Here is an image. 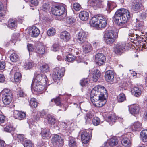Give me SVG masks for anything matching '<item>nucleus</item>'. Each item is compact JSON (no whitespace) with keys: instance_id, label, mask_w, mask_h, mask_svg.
I'll use <instances>...</instances> for the list:
<instances>
[{"instance_id":"1","label":"nucleus","mask_w":147,"mask_h":147,"mask_svg":"<svg viewBox=\"0 0 147 147\" xmlns=\"http://www.w3.org/2000/svg\"><path fill=\"white\" fill-rule=\"evenodd\" d=\"M35 77L33 79L32 84V90L37 92H41L45 90V85L46 84L47 78L45 75H42L36 72Z\"/></svg>"},{"instance_id":"2","label":"nucleus","mask_w":147,"mask_h":147,"mask_svg":"<svg viewBox=\"0 0 147 147\" xmlns=\"http://www.w3.org/2000/svg\"><path fill=\"white\" fill-rule=\"evenodd\" d=\"M130 17V13L128 10L121 8L115 12L113 20L115 24L122 26L127 22Z\"/></svg>"},{"instance_id":"3","label":"nucleus","mask_w":147,"mask_h":147,"mask_svg":"<svg viewBox=\"0 0 147 147\" xmlns=\"http://www.w3.org/2000/svg\"><path fill=\"white\" fill-rule=\"evenodd\" d=\"M90 24L91 26L97 28H103L106 26L107 19L105 16L102 15H96L90 20Z\"/></svg>"},{"instance_id":"4","label":"nucleus","mask_w":147,"mask_h":147,"mask_svg":"<svg viewBox=\"0 0 147 147\" xmlns=\"http://www.w3.org/2000/svg\"><path fill=\"white\" fill-rule=\"evenodd\" d=\"M107 91L103 86L98 85L95 86L92 90L90 94L91 101H94V99H98L106 94Z\"/></svg>"},{"instance_id":"5","label":"nucleus","mask_w":147,"mask_h":147,"mask_svg":"<svg viewBox=\"0 0 147 147\" xmlns=\"http://www.w3.org/2000/svg\"><path fill=\"white\" fill-rule=\"evenodd\" d=\"M65 69L64 67L61 68L56 67L54 69L53 74L52 78L54 80L60 79L64 75Z\"/></svg>"},{"instance_id":"6","label":"nucleus","mask_w":147,"mask_h":147,"mask_svg":"<svg viewBox=\"0 0 147 147\" xmlns=\"http://www.w3.org/2000/svg\"><path fill=\"white\" fill-rule=\"evenodd\" d=\"M51 140L53 145L55 147L60 146L63 142L61 136L57 134L53 136Z\"/></svg>"},{"instance_id":"7","label":"nucleus","mask_w":147,"mask_h":147,"mask_svg":"<svg viewBox=\"0 0 147 147\" xmlns=\"http://www.w3.org/2000/svg\"><path fill=\"white\" fill-rule=\"evenodd\" d=\"M106 61L105 57L102 53H99L95 56V61L96 64L99 66L103 65Z\"/></svg>"},{"instance_id":"8","label":"nucleus","mask_w":147,"mask_h":147,"mask_svg":"<svg viewBox=\"0 0 147 147\" xmlns=\"http://www.w3.org/2000/svg\"><path fill=\"white\" fill-rule=\"evenodd\" d=\"M94 101H91L94 105L97 107H102L105 104L106 102L104 96H101L98 99H94Z\"/></svg>"},{"instance_id":"9","label":"nucleus","mask_w":147,"mask_h":147,"mask_svg":"<svg viewBox=\"0 0 147 147\" xmlns=\"http://www.w3.org/2000/svg\"><path fill=\"white\" fill-rule=\"evenodd\" d=\"M115 73L112 70H109L107 71L105 74V80L109 82H112L114 79Z\"/></svg>"},{"instance_id":"10","label":"nucleus","mask_w":147,"mask_h":147,"mask_svg":"<svg viewBox=\"0 0 147 147\" xmlns=\"http://www.w3.org/2000/svg\"><path fill=\"white\" fill-rule=\"evenodd\" d=\"M126 47L125 44L124 43L117 44L114 47V51L115 53L120 54L124 51Z\"/></svg>"},{"instance_id":"11","label":"nucleus","mask_w":147,"mask_h":147,"mask_svg":"<svg viewBox=\"0 0 147 147\" xmlns=\"http://www.w3.org/2000/svg\"><path fill=\"white\" fill-rule=\"evenodd\" d=\"M89 130L83 131L82 132L81 138L82 142L84 144L87 143L90 139Z\"/></svg>"},{"instance_id":"12","label":"nucleus","mask_w":147,"mask_h":147,"mask_svg":"<svg viewBox=\"0 0 147 147\" xmlns=\"http://www.w3.org/2000/svg\"><path fill=\"white\" fill-rule=\"evenodd\" d=\"M102 2V0H89L88 4L92 7H101Z\"/></svg>"},{"instance_id":"13","label":"nucleus","mask_w":147,"mask_h":147,"mask_svg":"<svg viewBox=\"0 0 147 147\" xmlns=\"http://www.w3.org/2000/svg\"><path fill=\"white\" fill-rule=\"evenodd\" d=\"M118 143V140L115 137L111 138L107 142L104 144V147H107L109 145L110 146L113 147L117 145Z\"/></svg>"},{"instance_id":"14","label":"nucleus","mask_w":147,"mask_h":147,"mask_svg":"<svg viewBox=\"0 0 147 147\" xmlns=\"http://www.w3.org/2000/svg\"><path fill=\"white\" fill-rule=\"evenodd\" d=\"M88 33L82 30L80 31L78 36V39L80 41L83 42L86 39Z\"/></svg>"},{"instance_id":"15","label":"nucleus","mask_w":147,"mask_h":147,"mask_svg":"<svg viewBox=\"0 0 147 147\" xmlns=\"http://www.w3.org/2000/svg\"><path fill=\"white\" fill-rule=\"evenodd\" d=\"M30 34L33 37H36L40 33V30L38 28L35 26H32L30 31Z\"/></svg>"},{"instance_id":"16","label":"nucleus","mask_w":147,"mask_h":147,"mask_svg":"<svg viewBox=\"0 0 147 147\" xmlns=\"http://www.w3.org/2000/svg\"><path fill=\"white\" fill-rule=\"evenodd\" d=\"M14 116L16 119L22 120L25 118L26 114L23 112L15 111L14 113Z\"/></svg>"},{"instance_id":"17","label":"nucleus","mask_w":147,"mask_h":147,"mask_svg":"<svg viewBox=\"0 0 147 147\" xmlns=\"http://www.w3.org/2000/svg\"><path fill=\"white\" fill-rule=\"evenodd\" d=\"M142 127V124L139 122L134 123L131 126V128L133 131H139L141 130Z\"/></svg>"},{"instance_id":"18","label":"nucleus","mask_w":147,"mask_h":147,"mask_svg":"<svg viewBox=\"0 0 147 147\" xmlns=\"http://www.w3.org/2000/svg\"><path fill=\"white\" fill-rule=\"evenodd\" d=\"M70 35L69 32L67 31L62 32L60 34V38L65 41H67L70 38Z\"/></svg>"},{"instance_id":"19","label":"nucleus","mask_w":147,"mask_h":147,"mask_svg":"<svg viewBox=\"0 0 147 147\" xmlns=\"http://www.w3.org/2000/svg\"><path fill=\"white\" fill-rule=\"evenodd\" d=\"M129 109L130 112L133 115H137L139 113L140 108L137 105H131Z\"/></svg>"},{"instance_id":"20","label":"nucleus","mask_w":147,"mask_h":147,"mask_svg":"<svg viewBox=\"0 0 147 147\" xmlns=\"http://www.w3.org/2000/svg\"><path fill=\"white\" fill-rule=\"evenodd\" d=\"M41 129L42 137L44 139H49L51 136L49 130L45 128H42Z\"/></svg>"},{"instance_id":"21","label":"nucleus","mask_w":147,"mask_h":147,"mask_svg":"<svg viewBox=\"0 0 147 147\" xmlns=\"http://www.w3.org/2000/svg\"><path fill=\"white\" fill-rule=\"evenodd\" d=\"M79 16L81 20L86 21L88 19L89 14L86 11H82L79 13Z\"/></svg>"},{"instance_id":"22","label":"nucleus","mask_w":147,"mask_h":147,"mask_svg":"<svg viewBox=\"0 0 147 147\" xmlns=\"http://www.w3.org/2000/svg\"><path fill=\"white\" fill-rule=\"evenodd\" d=\"M116 119L115 114L113 113L109 115L106 119V121L108 122L111 125L114 123Z\"/></svg>"},{"instance_id":"23","label":"nucleus","mask_w":147,"mask_h":147,"mask_svg":"<svg viewBox=\"0 0 147 147\" xmlns=\"http://www.w3.org/2000/svg\"><path fill=\"white\" fill-rule=\"evenodd\" d=\"M117 38V36L112 30H106L105 32L104 38Z\"/></svg>"},{"instance_id":"24","label":"nucleus","mask_w":147,"mask_h":147,"mask_svg":"<svg viewBox=\"0 0 147 147\" xmlns=\"http://www.w3.org/2000/svg\"><path fill=\"white\" fill-rule=\"evenodd\" d=\"M83 51L85 53H88L92 50L91 45L89 42L85 43L83 46Z\"/></svg>"},{"instance_id":"25","label":"nucleus","mask_w":147,"mask_h":147,"mask_svg":"<svg viewBox=\"0 0 147 147\" xmlns=\"http://www.w3.org/2000/svg\"><path fill=\"white\" fill-rule=\"evenodd\" d=\"M141 4L137 2H133L131 5V10L133 11L138 12L140 10Z\"/></svg>"},{"instance_id":"26","label":"nucleus","mask_w":147,"mask_h":147,"mask_svg":"<svg viewBox=\"0 0 147 147\" xmlns=\"http://www.w3.org/2000/svg\"><path fill=\"white\" fill-rule=\"evenodd\" d=\"M13 97V96H2V101L4 104L8 105L11 102Z\"/></svg>"},{"instance_id":"27","label":"nucleus","mask_w":147,"mask_h":147,"mask_svg":"<svg viewBox=\"0 0 147 147\" xmlns=\"http://www.w3.org/2000/svg\"><path fill=\"white\" fill-rule=\"evenodd\" d=\"M116 6V3L114 2L111 1H108L107 6L106 10L109 12L115 7Z\"/></svg>"},{"instance_id":"28","label":"nucleus","mask_w":147,"mask_h":147,"mask_svg":"<svg viewBox=\"0 0 147 147\" xmlns=\"http://www.w3.org/2000/svg\"><path fill=\"white\" fill-rule=\"evenodd\" d=\"M101 73L100 71L98 70H95L93 73L92 78L94 82L97 81L100 77Z\"/></svg>"},{"instance_id":"29","label":"nucleus","mask_w":147,"mask_h":147,"mask_svg":"<svg viewBox=\"0 0 147 147\" xmlns=\"http://www.w3.org/2000/svg\"><path fill=\"white\" fill-rule=\"evenodd\" d=\"M132 94L136 97H138L141 94V90L137 87H134L131 90Z\"/></svg>"},{"instance_id":"30","label":"nucleus","mask_w":147,"mask_h":147,"mask_svg":"<svg viewBox=\"0 0 147 147\" xmlns=\"http://www.w3.org/2000/svg\"><path fill=\"white\" fill-rule=\"evenodd\" d=\"M65 5L63 4L58 5V9H59L58 12L59 15H57V16H60L63 14L65 11Z\"/></svg>"},{"instance_id":"31","label":"nucleus","mask_w":147,"mask_h":147,"mask_svg":"<svg viewBox=\"0 0 147 147\" xmlns=\"http://www.w3.org/2000/svg\"><path fill=\"white\" fill-rule=\"evenodd\" d=\"M17 22L16 20L13 19H11L8 22V26L10 28H14L16 27Z\"/></svg>"},{"instance_id":"32","label":"nucleus","mask_w":147,"mask_h":147,"mask_svg":"<svg viewBox=\"0 0 147 147\" xmlns=\"http://www.w3.org/2000/svg\"><path fill=\"white\" fill-rule=\"evenodd\" d=\"M121 143L125 147L130 146L131 145L130 141L127 138H123L121 140Z\"/></svg>"},{"instance_id":"33","label":"nucleus","mask_w":147,"mask_h":147,"mask_svg":"<svg viewBox=\"0 0 147 147\" xmlns=\"http://www.w3.org/2000/svg\"><path fill=\"white\" fill-rule=\"evenodd\" d=\"M45 46L43 45H41L36 47V51L40 54H43L45 52Z\"/></svg>"},{"instance_id":"34","label":"nucleus","mask_w":147,"mask_h":147,"mask_svg":"<svg viewBox=\"0 0 147 147\" xmlns=\"http://www.w3.org/2000/svg\"><path fill=\"white\" fill-rule=\"evenodd\" d=\"M140 137L144 142H147V130H142L140 133Z\"/></svg>"},{"instance_id":"35","label":"nucleus","mask_w":147,"mask_h":147,"mask_svg":"<svg viewBox=\"0 0 147 147\" xmlns=\"http://www.w3.org/2000/svg\"><path fill=\"white\" fill-rule=\"evenodd\" d=\"M48 121V123L51 124H54L55 123V119L50 114H48L45 117Z\"/></svg>"},{"instance_id":"36","label":"nucleus","mask_w":147,"mask_h":147,"mask_svg":"<svg viewBox=\"0 0 147 147\" xmlns=\"http://www.w3.org/2000/svg\"><path fill=\"white\" fill-rule=\"evenodd\" d=\"M2 96H13L11 90L7 88H4L2 91Z\"/></svg>"},{"instance_id":"37","label":"nucleus","mask_w":147,"mask_h":147,"mask_svg":"<svg viewBox=\"0 0 147 147\" xmlns=\"http://www.w3.org/2000/svg\"><path fill=\"white\" fill-rule=\"evenodd\" d=\"M94 115L91 112L88 113L85 117L86 122L89 123L94 117Z\"/></svg>"},{"instance_id":"38","label":"nucleus","mask_w":147,"mask_h":147,"mask_svg":"<svg viewBox=\"0 0 147 147\" xmlns=\"http://www.w3.org/2000/svg\"><path fill=\"white\" fill-rule=\"evenodd\" d=\"M40 70L42 73H45L48 72L49 68L48 65L47 64H45L40 67Z\"/></svg>"},{"instance_id":"39","label":"nucleus","mask_w":147,"mask_h":147,"mask_svg":"<svg viewBox=\"0 0 147 147\" xmlns=\"http://www.w3.org/2000/svg\"><path fill=\"white\" fill-rule=\"evenodd\" d=\"M116 38H104L105 42L107 44H111L113 43Z\"/></svg>"},{"instance_id":"40","label":"nucleus","mask_w":147,"mask_h":147,"mask_svg":"<svg viewBox=\"0 0 147 147\" xmlns=\"http://www.w3.org/2000/svg\"><path fill=\"white\" fill-rule=\"evenodd\" d=\"M30 105L32 107L36 108L37 106V102L36 99L31 98L29 102Z\"/></svg>"},{"instance_id":"41","label":"nucleus","mask_w":147,"mask_h":147,"mask_svg":"<svg viewBox=\"0 0 147 147\" xmlns=\"http://www.w3.org/2000/svg\"><path fill=\"white\" fill-rule=\"evenodd\" d=\"M5 126L4 127V131L7 132H10L14 130V128L9 123H7L6 125H4Z\"/></svg>"},{"instance_id":"42","label":"nucleus","mask_w":147,"mask_h":147,"mask_svg":"<svg viewBox=\"0 0 147 147\" xmlns=\"http://www.w3.org/2000/svg\"><path fill=\"white\" fill-rule=\"evenodd\" d=\"M126 100L125 95L123 93L119 94L117 97V100L119 102H122Z\"/></svg>"},{"instance_id":"43","label":"nucleus","mask_w":147,"mask_h":147,"mask_svg":"<svg viewBox=\"0 0 147 147\" xmlns=\"http://www.w3.org/2000/svg\"><path fill=\"white\" fill-rule=\"evenodd\" d=\"M10 58L11 60L13 62H16L19 59L18 55L15 53L11 54Z\"/></svg>"},{"instance_id":"44","label":"nucleus","mask_w":147,"mask_h":147,"mask_svg":"<svg viewBox=\"0 0 147 147\" xmlns=\"http://www.w3.org/2000/svg\"><path fill=\"white\" fill-rule=\"evenodd\" d=\"M56 32L55 29L53 28H50L47 32V35L49 36H52L55 34Z\"/></svg>"},{"instance_id":"45","label":"nucleus","mask_w":147,"mask_h":147,"mask_svg":"<svg viewBox=\"0 0 147 147\" xmlns=\"http://www.w3.org/2000/svg\"><path fill=\"white\" fill-rule=\"evenodd\" d=\"M21 77V74L18 72H16L14 74V79L15 81L18 82L20 81V79Z\"/></svg>"},{"instance_id":"46","label":"nucleus","mask_w":147,"mask_h":147,"mask_svg":"<svg viewBox=\"0 0 147 147\" xmlns=\"http://www.w3.org/2000/svg\"><path fill=\"white\" fill-rule=\"evenodd\" d=\"M69 146L70 147H75L76 145V142L75 139L71 137L69 142Z\"/></svg>"},{"instance_id":"47","label":"nucleus","mask_w":147,"mask_h":147,"mask_svg":"<svg viewBox=\"0 0 147 147\" xmlns=\"http://www.w3.org/2000/svg\"><path fill=\"white\" fill-rule=\"evenodd\" d=\"M59 10L58 5L55 6L51 9V12L52 14L56 16L57 15H59L58 12Z\"/></svg>"},{"instance_id":"48","label":"nucleus","mask_w":147,"mask_h":147,"mask_svg":"<svg viewBox=\"0 0 147 147\" xmlns=\"http://www.w3.org/2000/svg\"><path fill=\"white\" fill-rule=\"evenodd\" d=\"M100 122V119L97 117H94L92 120V123L95 126L98 125Z\"/></svg>"},{"instance_id":"49","label":"nucleus","mask_w":147,"mask_h":147,"mask_svg":"<svg viewBox=\"0 0 147 147\" xmlns=\"http://www.w3.org/2000/svg\"><path fill=\"white\" fill-rule=\"evenodd\" d=\"M143 22H137L135 26V30H140L142 27Z\"/></svg>"},{"instance_id":"50","label":"nucleus","mask_w":147,"mask_h":147,"mask_svg":"<svg viewBox=\"0 0 147 147\" xmlns=\"http://www.w3.org/2000/svg\"><path fill=\"white\" fill-rule=\"evenodd\" d=\"M66 60L68 62H71L74 61L76 57L71 54H68L66 56Z\"/></svg>"},{"instance_id":"51","label":"nucleus","mask_w":147,"mask_h":147,"mask_svg":"<svg viewBox=\"0 0 147 147\" xmlns=\"http://www.w3.org/2000/svg\"><path fill=\"white\" fill-rule=\"evenodd\" d=\"M74 9L77 11H79L81 9V5L78 3H75L73 4Z\"/></svg>"},{"instance_id":"52","label":"nucleus","mask_w":147,"mask_h":147,"mask_svg":"<svg viewBox=\"0 0 147 147\" xmlns=\"http://www.w3.org/2000/svg\"><path fill=\"white\" fill-rule=\"evenodd\" d=\"M24 146V147H32L33 144L30 140H27L25 141Z\"/></svg>"},{"instance_id":"53","label":"nucleus","mask_w":147,"mask_h":147,"mask_svg":"<svg viewBox=\"0 0 147 147\" xmlns=\"http://www.w3.org/2000/svg\"><path fill=\"white\" fill-rule=\"evenodd\" d=\"M51 102H54L55 104L57 106H61L60 99L59 98H57L55 99H53L51 100Z\"/></svg>"},{"instance_id":"54","label":"nucleus","mask_w":147,"mask_h":147,"mask_svg":"<svg viewBox=\"0 0 147 147\" xmlns=\"http://www.w3.org/2000/svg\"><path fill=\"white\" fill-rule=\"evenodd\" d=\"M59 48V45L58 44H54L52 46L51 49L52 51L54 52L58 51Z\"/></svg>"},{"instance_id":"55","label":"nucleus","mask_w":147,"mask_h":147,"mask_svg":"<svg viewBox=\"0 0 147 147\" xmlns=\"http://www.w3.org/2000/svg\"><path fill=\"white\" fill-rule=\"evenodd\" d=\"M88 79L87 78L82 79L81 80L80 82V85L82 86H86L88 84Z\"/></svg>"},{"instance_id":"56","label":"nucleus","mask_w":147,"mask_h":147,"mask_svg":"<svg viewBox=\"0 0 147 147\" xmlns=\"http://www.w3.org/2000/svg\"><path fill=\"white\" fill-rule=\"evenodd\" d=\"M5 118L3 115H0V125L3 126L5 122Z\"/></svg>"},{"instance_id":"57","label":"nucleus","mask_w":147,"mask_h":147,"mask_svg":"<svg viewBox=\"0 0 147 147\" xmlns=\"http://www.w3.org/2000/svg\"><path fill=\"white\" fill-rule=\"evenodd\" d=\"M33 66V64L31 62H28L26 63L24 65V68L26 69H29L32 68Z\"/></svg>"},{"instance_id":"58","label":"nucleus","mask_w":147,"mask_h":147,"mask_svg":"<svg viewBox=\"0 0 147 147\" xmlns=\"http://www.w3.org/2000/svg\"><path fill=\"white\" fill-rule=\"evenodd\" d=\"M41 117H44L45 119V117L48 114H49L48 113L47 111V110H43L39 113Z\"/></svg>"},{"instance_id":"59","label":"nucleus","mask_w":147,"mask_h":147,"mask_svg":"<svg viewBox=\"0 0 147 147\" xmlns=\"http://www.w3.org/2000/svg\"><path fill=\"white\" fill-rule=\"evenodd\" d=\"M75 21V20L72 17L67 18L66 20L67 23L69 24H72Z\"/></svg>"},{"instance_id":"60","label":"nucleus","mask_w":147,"mask_h":147,"mask_svg":"<svg viewBox=\"0 0 147 147\" xmlns=\"http://www.w3.org/2000/svg\"><path fill=\"white\" fill-rule=\"evenodd\" d=\"M29 1L31 3L30 5L31 6L32 5H38L39 3L38 0H29Z\"/></svg>"},{"instance_id":"61","label":"nucleus","mask_w":147,"mask_h":147,"mask_svg":"<svg viewBox=\"0 0 147 147\" xmlns=\"http://www.w3.org/2000/svg\"><path fill=\"white\" fill-rule=\"evenodd\" d=\"M50 8L49 4L48 3H44L42 6V10L45 11L48 10Z\"/></svg>"},{"instance_id":"62","label":"nucleus","mask_w":147,"mask_h":147,"mask_svg":"<svg viewBox=\"0 0 147 147\" xmlns=\"http://www.w3.org/2000/svg\"><path fill=\"white\" fill-rule=\"evenodd\" d=\"M17 137L18 139V140H19L20 142L23 141L25 139L24 136L23 134H18Z\"/></svg>"},{"instance_id":"63","label":"nucleus","mask_w":147,"mask_h":147,"mask_svg":"<svg viewBox=\"0 0 147 147\" xmlns=\"http://www.w3.org/2000/svg\"><path fill=\"white\" fill-rule=\"evenodd\" d=\"M27 47L29 52H32L34 50L32 44H28L27 45Z\"/></svg>"},{"instance_id":"64","label":"nucleus","mask_w":147,"mask_h":147,"mask_svg":"<svg viewBox=\"0 0 147 147\" xmlns=\"http://www.w3.org/2000/svg\"><path fill=\"white\" fill-rule=\"evenodd\" d=\"M5 67V63L3 61H0V69H3Z\"/></svg>"}]
</instances>
